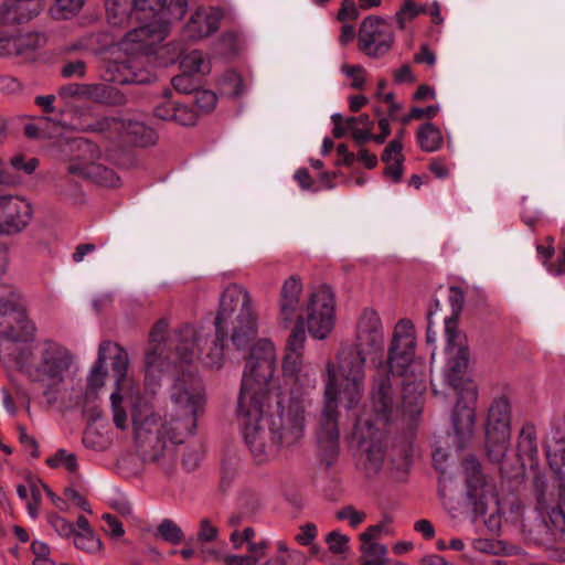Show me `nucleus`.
<instances>
[{"instance_id":"obj_37","label":"nucleus","mask_w":565,"mask_h":565,"mask_svg":"<svg viewBox=\"0 0 565 565\" xmlns=\"http://www.w3.org/2000/svg\"><path fill=\"white\" fill-rule=\"evenodd\" d=\"M416 138L419 148L426 152H434L438 150L443 143L441 131L431 122L420 126Z\"/></svg>"},{"instance_id":"obj_38","label":"nucleus","mask_w":565,"mask_h":565,"mask_svg":"<svg viewBox=\"0 0 565 565\" xmlns=\"http://www.w3.org/2000/svg\"><path fill=\"white\" fill-rule=\"evenodd\" d=\"M107 79L117 84H129V83H149L150 77H140L137 74L129 72L128 67L122 63H111L107 68Z\"/></svg>"},{"instance_id":"obj_8","label":"nucleus","mask_w":565,"mask_h":565,"mask_svg":"<svg viewBox=\"0 0 565 565\" xmlns=\"http://www.w3.org/2000/svg\"><path fill=\"white\" fill-rule=\"evenodd\" d=\"M73 366L74 355L65 345L44 339L35 344V354L25 373L32 382L41 384L47 403L54 404L64 391Z\"/></svg>"},{"instance_id":"obj_58","label":"nucleus","mask_w":565,"mask_h":565,"mask_svg":"<svg viewBox=\"0 0 565 565\" xmlns=\"http://www.w3.org/2000/svg\"><path fill=\"white\" fill-rule=\"evenodd\" d=\"M102 520L104 521L103 530L109 536L114 539H119L125 534V530L121 522L113 514L104 513L102 515Z\"/></svg>"},{"instance_id":"obj_41","label":"nucleus","mask_w":565,"mask_h":565,"mask_svg":"<svg viewBox=\"0 0 565 565\" xmlns=\"http://www.w3.org/2000/svg\"><path fill=\"white\" fill-rule=\"evenodd\" d=\"M106 377L107 370L103 363V354H98L87 377L86 395H95L104 386Z\"/></svg>"},{"instance_id":"obj_52","label":"nucleus","mask_w":565,"mask_h":565,"mask_svg":"<svg viewBox=\"0 0 565 565\" xmlns=\"http://www.w3.org/2000/svg\"><path fill=\"white\" fill-rule=\"evenodd\" d=\"M392 523V519L390 516H385L382 522L369 526L361 534V542H375L374 540L379 539L382 533L391 534L390 524Z\"/></svg>"},{"instance_id":"obj_44","label":"nucleus","mask_w":565,"mask_h":565,"mask_svg":"<svg viewBox=\"0 0 565 565\" xmlns=\"http://www.w3.org/2000/svg\"><path fill=\"white\" fill-rule=\"evenodd\" d=\"M181 66L184 73L190 75L194 73L206 74L210 72V64L200 51H192L186 54L181 61Z\"/></svg>"},{"instance_id":"obj_9","label":"nucleus","mask_w":565,"mask_h":565,"mask_svg":"<svg viewBox=\"0 0 565 565\" xmlns=\"http://www.w3.org/2000/svg\"><path fill=\"white\" fill-rule=\"evenodd\" d=\"M446 350L448 360L445 367V381L458 393L461 399L469 403L478 397L477 386L466 376L469 363V350L465 339L456 331L455 320L446 322Z\"/></svg>"},{"instance_id":"obj_63","label":"nucleus","mask_w":565,"mask_h":565,"mask_svg":"<svg viewBox=\"0 0 565 565\" xmlns=\"http://www.w3.org/2000/svg\"><path fill=\"white\" fill-rule=\"evenodd\" d=\"M217 527H215L207 519L201 520L200 530L198 532V541L211 542L217 536Z\"/></svg>"},{"instance_id":"obj_23","label":"nucleus","mask_w":565,"mask_h":565,"mask_svg":"<svg viewBox=\"0 0 565 565\" xmlns=\"http://www.w3.org/2000/svg\"><path fill=\"white\" fill-rule=\"evenodd\" d=\"M33 356L32 345H25L10 340L7 335H0V360L8 366L26 371Z\"/></svg>"},{"instance_id":"obj_17","label":"nucleus","mask_w":565,"mask_h":565,"mask_svg":"<svg viewBox=\"0 0 565 565\" xmlns=\"http://www.w3.org/2000/svg\"><path fill=\"white\" fill-rule=\"evenodd\" d=\"M63 97H76L106 106H122L127 103L124 93L107 84H68L60 89Z\"/></svg>"},{"instance_id":"obj_46","label":"nucleus","mask_w":565,"mask_h":565,"mask_svg":"<svg viewBox=\"0 0 565 565\" xmlns=\"http://www.w3.org/2000/svg\"><path fill=\"white\" fill-rule=\"evenodd\" d=\"M84 2L85 0H56L50 11L55 19H70L82 9Z\"/></svg>"},{"instance_id":"obj_39","label":"nucleus","mask_w":565,"mask_h":565,"mask_svg":"<svg viewBox=\"0 0 565 565\" xmlns=\"http://www.w3.org/2000/svg\"><path fill=\"white\" fill-rule=\"evenodd\" d=\"M266 542L250 544L245 555H228L224 558L225 565H256L265 555Z\"/></svg>"},{"instance_id":"obj_2","label":"nucleus","mask_w":565,"mask_h":565,"mask_svg":"<svg viewBox=\"0 0 565 565\" xmlns=\"http://www.w3.org/2000/svg\"><path fill=\"white\" fill-rule=\"evenodd\" d=\"M170 399L163 419L154 415L147 402L136 398L132 404L136 444L146 461L173 459L175 446L195 431L198 418L204 413L205 392L196 379L179 377L171 388Z\"/></svg>"},{"instance_id":"obj_40","label":"nucleus","mask_w":565,"mask_h":565,"mask_svg":"<svg viewBox=\"0 0 565 565\" xmlns=\"http://www.w3.org/2000/svg\"><path fill=\"white\" fill-rule=\"evenodd\" d=\"M511 435L486 436L487 455L490 461L500 462L507 455Z\"/></svg>"},{"instance_id":"obj_34","label":"nucleus","mask_w":565,"mask_h":565,"mask_svg":"<svg viewBox=\"0 0 565 565\" xmlns=\"http://www.w3.org/2000/svg\"><path fill=\"white\" fill-rule=\"evenodd\" d=\"M23 310L21 294L10 285H0V318Z\"/></svg>"},{"instance_id":"obj_25","label":"nucleus","mask_w":565,"mask_h":565,"mask_svg":"<svg viewBox=\"0 0 565 565\" xmlns=\"http://www.w3.org/2000/svg\"><path fill=\"white\" fill-rule=\"evenodd\" d=\"M68 173L104 186H116L119 183L116 172L98 161L93 166H82L81 162H75L68 168Z\"/></svg>"},{"instance_id":"obj_35","label":"nucleus","mask_w":565,"mask_h":565,"mask_svg":"<svg viewBox=\"0 0 565 565\" xmlns=\"http://www.w3.org/2000/svg\"><path fill=\"white\" fill-rule=\"evenodd\" d=\"M361 565H386L387 547L377 542H361Z\"/></svg>"},{"instance_id":"obj_57","label":"nucleus","mask_w":565,"mask_h":565,"mask_svg":"<svg viewBox=\"0 0 565 565\" xmlns=\"http://www.w3.org/2000/svg\"><path fill=\"white\" fill-rule=\"evenodd\" d=\"M10 166L24 174H32L39 167V160L36 158L26 159L22 154H17L11 158Z\"/></svg>"},{"instance_id":"obj_36","label":"nucleus","mask_w":565,"mask_h":565,"mask_svg":"<svg viewBox=\"0 0 565 565\" xmlns=\"http://www.w3.org/2000/svg\"><path fill=\"white\" fill-rule=\"evenodd\" d=\"M307 556L299 550H289L284 542H278L277 553L263 565H305Z\"/></svg>"},{"instance_id":"obj_12","label":"nucleus","mask_w":565,"mask_h":565,"mask_svg":"<svg viewBox=\"0 0 565 565\" xmlns=\"http://www.w3.org/2000/svg\"><path fill=\"white\" fill-rule=\"evenodd\" d=\"M303 318L312 338H328L335 323L334 295L329 287H320L310 295Z\"/></svg>"},{"instance_id":"obj_43","label":"nucleus","mask_w":565,"mask_h":565,"mask_svg":"<svg viewBox=\"0 0 565 565\" xmlns=\"http://www.w3.org/2000/svg\"><path fill=\"white\" fill-rule=\"evenodd\" d=\"M156 536L170 544H179L183 541L182 529L171 519H163L157 526Z\"/></svg>"},{"instance_id":"obj_11","label":"nucleus","mask_w":565,"mask_h":565,"mask_svg":"<svg viewBox=\"0 0 565 565\" xmlns=\"http://www.w3.org/2000/svg\"><path fill=\"white\" fill-rule=\"evenodd\" d=\"M111 358V369L116 377V388L110 395L113 420L117 428L126 429L128 416L122 406L126 398H132V381L127 376L129 358L127 351L111 341H104L99 344L98 354H103V363H106V354Z\"/></svg>"},{"instance_id":"obj_27","label":"nucleus","mask_w":565,"mask_h":565,"mask_svg":"<svg viewBox=\"0 0 565 565\" xmlns=\"http://www.w3.org/2000/svg\"><path fill=\"white\" fill-rule=\"evenodd\" d=\"M124 127V120L117 117H100L94 121L84 118V113L75 110L74 119L71 124L73 130L83 132H116L119 135Z\"/></svg>"},{"instance_id":"obj_54","label":"nucleus","mask_w":565,"mask_h":565,"mask_svg":"<svg viewBox=\"0 0 565 565\" xmlns=\"http://www.w3.org/2000/svg\"><path fill=\"white\" fill-rule=\"evenodd\" d=\"M47 521L60 536L74 537L76 530L66 519L53 513L49 515Z\"/></svg>"},{"instance_id":"obj_59","label":"nucleus","mask_w":565,"mask_h":565,"mask_svg":"<svg viewBox=\"0 0 565 565\" xmlns=\"http://www.w3.org/2000/svg\"><path fill=\"white\" fill-rule=\"evenodd\" d=\"M365 516L366 515L363 511H358L352 505L344 507L337 512V518L339 520L348 521L352 527H356L361 524Z\"/></svg>"},{"instance_id":"obj_18","label":"nucleus","mask_w":565,"mask_h":565,"mask_svg":"<svg viewBox=\"0 0 565 565\" xmlns=\"http://www.w3.org/2000/svg\"><path fill=\"white\" fill-rule=\"evenodd\" d=\"M353 347L370 354L377 353L383 350V326L377 312L373 309H364L359 316Z\"/></svg>"},{"instance_id":"obj_24","label":"nucleus","mask_w":565,"mask_h":565,"mask_svg":"<svg viewBox=\"0 0 565 565\" xmlns=\"http://www.w3.org/2000/svg\"><path fill=\"white\" fill-rule=\"evenodd\" d=\"M511 435V409L508 399L501 397L491 404L486 423V436Z\"/></svg>"},{"instance_id":"obj_61","label":"nucleus","mask_w":565,"mask_h":565,"mask_svg":"<svg viewBox=\"0 0 565 565\" xmlns=\"http://www.w3.org/2000/svg\"><path fill=\"white\" fill-rule=\"evenodd\" d=\"M318 534L317 526L313 523H307L299 527V532L296 534L295 540L303 546L310 545Z\"/></svg>"},{"instance_id":"obj_60","label":"nucleus","mask_w":565,"mask_h":565,"mask_svg":"<svg viewBox=\"0 0 565 565\" xmlns=\"http://www.w3.org/2000/svg\"><path fill=\"white\" fill-rule=\"evenodd\" d=\"M172 85L175 90L183 93V94H191L195 93L198 90L195 88V83L193 81V77L190 74H181L177 75L172 78Z\"/></svg>"},{"instance_id":"obj_26","label":"nucleus","mask_w":565,"mask_h":565,"mask_svg":"<svg viewBox=\"0 0 565 565\" xmlns=\"http://www.w3.org/2000/svg\"><path fill=\"white\" fill-rule=\"evenodd\" d=\"M41 11L39 0H12L0 9V23H22Z\"/></svg>"},{"instance_id":"obj_62","label":"nucleus","mask_w":565,"mask_h":565,"mask_svg":"<svg viewBox=\"0 0 565 565\" xmlns=\"http://www.w3.org/2000/svg\"><path fill=\"white\" fill-rule=\"evenodd\" d=\"M61 73L66 78L84 77L86 74V63L83 60L67 62L63 66Z\"/></svg>"},{"instance_id":"obj_6","label":"nucleus","mask_w":565,"mask_h":565,"mask_svg":"<svg viewBox=\"0 0 565 565\" xmlns=\"http://www.w3.org/2000/svg\"><path fill=\"white\" fill-rule=\"evenodd\" d=\"M276 349L271 341L262 339L250 349L243 372L237 401V414L256 415V406L270 405L274 397L282 395L274 376Z\"/></svg>"},{"instance_id":"obj_10","label":"nucleus","mask_w":565,"mask_h":565,"mask_svg":"<svg viewBox=\"0 0 565 565\" xmlns=\"http://www.w3.org/2000/svg\"><path fill=\"white\" fill-rule=\"evenodd\" d=\"M462 469L469 504L476 514L484 515L491 512L486 523L489 524L492 531L497 530L500 519L495 515L499 511V501L494 483L484 477L480 462L473 457L463 460Z\"/></svg>"},{"instance_id":"obj_56","label":"nucleus","mask_w":565,"mask_h":565,"mask_svg":"<svg viewBox=\"0 0 565 565\" xmlns=\"http://www.w3.org/2000/svg\"><path fill=\"white\" fill-rule=\"evenodd\" d=\"M329 550L335 554H344L349 548V537L338 531H332L327 535Z\"/></svg>"},{"instance_id":"obj_15","label":"nucleus","mask_w":565,"mask_h":565,"mask_svg":"<svg viewBox=\"0 0 565 565\" xmlns=\"http://www.w3.org/2000/svg\"><path fill=\"white\" fill-rule=\"evenodd\" d=\"M416 348L415 328L411 320H399L394 329L388 351L390 372L403 375L414 360Z\"/></svg>"},{"instance_id":"obj_28","label":"nucleus","mask_w":565,"mask_h":565,"mask_svg":"<svg viewBox=\"0 0 565 565\" xmlns=\"http://www.w3.org/2000/svg\"><path fill=\"white\" fill-rule=\"evenodd\" d=\"M402 150V141L393 139L387 143L382 153V161L385 163L384 175L393 182H399L403 177L404 156Z\"/></svg>"},{"instance_id":"obj_48","label":"nucleus","mask_w":565,"mask_h":565,"mask_svg":"<svg viewBox=\"0 0 565 565\" xmlns=\"http://www.w3.org/2000/svg\"><path fill=\"white\" fill-rule=\"evenodd\" d=\"M186 11V0H171L169 6H166V1L163 2V9L160 10L157 19H162L167 23V31L169 30V25L171 20H180L183 18Z\"/></svg>"},{"instance_id":"obj_16","label":"nucleus","mask_w":565,"mask_h":565,"mask_svg":"<svg viewBox=\"0 0 565 565\" xmlns=\"http://www.w3.org/2000/svg\"><path fill=\"white\" fill-rule=\"evenodd\" d=\"M33 215L29 201L17 195H0V233L15 234L24 230Z\"/></svg>"},{"instance_id":"obj_42","label":"nucleus","mask_w":565,"mask_h":565,"mask_svg":"<svg viewBox=\"0 0 565 565\" xmlns=\"http://www.w3.org/2000/svg\"><path fill=\"white\" fill-rule=\"evenodd\" d=\"M519 450L526 455L531 460L536 459L539 448L536 444V433L532 425H526L522 428L518 443Z\"/></svg>"},{"instance_id":"obj_55","label":"nucleus","mask_w":565,"mask_h":565,"mask_svg":"<svg viewBox=\"0 0 565 565\" xmlns=\"http://www.w3.org/2000/svg\"><path fill=\"white\" fill-rule=\"evenodd\" d=\"M341 72L352 81V87L356 89L363 88L365 84V71L361 65L343 64L341 66Z\"/></svg>"},{"instance_id":"obj_50","label":"nucleus","mask_w":565,"mask_h":565,"mask_svg":"<svg viewBox=\"0 0 565 565\" xmlns=\"http://www.w3.org/2000/svg\"><path fill=\"white\" fill-rule=\"evenodd\" d=\"M46 463L51 468L64 467L70 472H75L78 468L76 456L65 449H58L54 456L46 459Z\"/></svg>"},{"instance_id":"obj_22","label":"nucleus","mask_w":565,"mask_h":565,"mask_svg":"<svg viewBox=\"0 0 565 565\" xmlns=\"http://www.w3.org/2000/svg\"><path fill=\"white\" fill-rule=\"evenodd\" d=\"M366 355L370 353L350 347L339 353V370L342 381H364Z\"/></svg>"},{"instance_id":"obj_13","label":"nucleus","mask_w":565,"mask_h":565,"mask_svg":"<svg viewBox=\"0 0 565 565\" xmlns=\"http://www.w3.org/2000/svg\"><path fill=\"white\" fill-rule=\"evenodd\" d=\"M306 331L302 318L299 317L286 343L285 355L282 359V374L298 385H309L315 381V372L310 364L305 363L303 352L306 343Z\"/></svg>"},{"instance_id":"obj_32","label":"nucleus","mask_w":565,"mask_h":565,"mask_svg":"<svg viewBox=\"0 0 565 565\" xmlns=\"http://www.w3.org/2000/svg\"><path fill=\"white\" fill-rule=\"evenodd\" d=\"M72 148L77 151V154L70 160L67 169L75 162H81L82 166H93L102 158L100 148L87 139L75 141Z\"/></svg>"},{"instance_id":"obj_3","label":"nucleus","mask_w":565,"mask_h":565,"mask_svg":"<svg viewBox=\"0 0 565 565\" xmlns=\"http://www.w3.org/2000/svg\"><path fill=\"white\" fill-rule=\"evenodd\" d=\"M277 409L270 419L265 416L270 405L256 406V415L237 414L243 426L244 439L257 462L275 457L281 449L300 444L306 433V409L309 402L303 397H290L287 403L275 397Z\"/></svg>"},{"instance_id":"obj_30","label":"nucleus","mask_w":565,"mask_h":565,"mask_svg":"<svg viewBox=\"0 0 565 565\" xmlns=\"http://www.w3.org/2000/svg\"><path fill=\"white\" fill-rule=\"evenodd\" d=\"M19 313L20 316L15 324L8 326L4 330L0 331V335H7L12 341L31 345L36 338L38 328L35 323L24 315L23 310Z\"/></svg>"},{"instance_id":"obj_49","label":"nucleus","mask_w":565,"mask_h":565,"mask_svg":"<svg viewBox=\"0 0 565 565\" xmlns=\"http://www.w3.org/2000/svg\"><path fill=\"white\" fill-rule=\"evenodd\" d=\"M26 45V39L23 36L0 34V56L19 55Z\"/></svg>"},{"instance_id":"obj_29","label":"nucleus","mask_w":565,"mask_h":565,"mask_svg":"<svg viewBox=\"0 0 565 565\" xmlns=\"http://www.w3.org/2000/svg\"><path fill=\"white\" fill-rule=\"evenodd\" d=\"M475 402L469 403L458 396V402L452 414L454 429L460 438H467L472 434L475 427Z\"/></svg>"},{"instance_id":"obj_31","label":"nucleus","mask_w":565,"mask_h":565,"mask_svg":"<svg viewBox=\"0 0 565 565\" xmlns=\"http://www.w3.org/2000/svg\"><path fill=\"white\" fill-rule=\"evenodd\" d=\"M119 136L125 137L128 142L139 147L154 145L158 139L153 129L145 126L142 122L134 120H124V127Z\"/></svg>"},{"instance_id":"obj_5","label":"nucleus","mask_w":565,"mask_h":565,"mask_svg":"<svg viewBox=\"0 0 565 565\" xmlns=\"http://www.w3.org/2000/svg\"><path fill=\"white\" fill-rule=\"evenodd\" d=\"M164 0H105L108 23L128 31L121 46L128 53L150 54L167 36V23L157 19Z\"/></svg>"},{"instance_id":"obj_19","label":"nucleus","mask_w":565,"mask_h":565,"mask_svg":"<svg viewBox=\"0 0 565 565\" xmlns=\"http://www.w3.org/2000/svg\"><path fill=\"white\" fill-rule=\"evenodd\" d=\"M301 294L302 282L299 276L292 275L284 281L278 301V320L285 328H289L294 321L297 323L299 317L305 322L303 316L299 313Z\"/></svg>"},{"instance_id":"obj_47","label":"nucleus","mask_w":565,"mask_h":565,"mask_svg":"<svg viewBox=\"0 0 565 565\" xmlns=\"http://www.w3.org/2000/svg\"><path fill=\"white\" fill-rule=\"evenodd\" d=\"M422 13H426L425 6H419L413 0H406L395 15L398 28L403 30L408 21Z\"/></svg>"},{"instance_id":"obj_4","label":"nucleus","mask_w":565,"mask_h":565,"mask_svg":"<svg viewBox=\"0 0 565 565\" xmlns=\"http://www.w3.org/2000/svg\"><path fill=\"white\" fill-rule=\"evenodd\" d=\"M393 406L390 376L381 369L374 379L370 408L359 416L350 437L352 447L358 450V466L367 478L382 469L385 458L382 428L390 420Z\"/></svg>"},{"instance_id":"obj_53","label":"nucleus","mask_w":565,"mask_h":565,"mask_svg":"<svg viewBox=\"0 0 565 565\" xmlns=\"http://www.w3.org/2000/svg\"><path fill=\"white\" fill-rule=\"evenodd\" d=\"M194 103L200 110L209 113L215 108L217 97L211 90L198 89L194 93Z\"/></svg>"},{"instance_id":"obj_51","label":"nucleus","mask_w":565,"mask_h":565,"mask_svg":"<svg viewBox=\"0 0 565 565\" xmlns=\"http://www.w3.org/2000/svg\"><path fill=\"white\" fill-rule=\"evenodd\" d=\"M448 301L451 307V317L447 318L445 320V323L449 320H455L457 323V320L462 311L463 302H465V295L463 291L457 287V286H450L448 289Z\"/></svg>"},{"instance_id":"obj_1","label":"nucleus","mask_w":565,"mask_h":565,"mask_svg":"<svg viewBox=\"0 0 565 565\" xmlns=\"http://www.w3.org/2000/svg\"><path fill=\"white\" fill-rule=\"evenodd\" d=\"M215 337L207 340L203 328L184 324L166 341L169 322L158 320L151 331L146 351L147 375L168 371L171 366L181 369L200 360L203 365L218 370L224 362V343L230 339L241 350L249 345L257 332V315L253 308L249 291L239 284H230L221 296L215 317Z\"/></svg>"},{"instance_id":"obj_20","label":"nucleus","mask_w":565,"mask_h":565,"mask_svg":"<svg viewBox=\"0 0 565 565\" xmlns=\"http://www.w3.org/2000/svg\"><path fill=\"white\" fill-rule=\"evenodd\" d=\"M156 118L172 121L181 126H192L196 122L198 115L189 106L172 99L171 90H166L153 108Z\"/></svg>"},{"instance_id":"obj_21","label":"nucleus","mask_w":565,"mask_h":565,"mask_svg":"<svg viewBox=\"0 0 565 565\" xmlns=\"http://www.w3.org/2000/svg\"><path fill=\"white\" fill-rule=\"evenodd\" d=\"M222 13L217 9L196 10L184 28V36L192 40H201L218 29Z\"/></svg>"},{"instance_id":"obj_33","label":"nucleus","mask_w":565,"mask_h":565,"mask_svg":"<svg viewBox=\"0 0 565 565\" xmlns=\"http://www.w3.org/2000/svg\"><path fill=\"white\" fill-rule=\"evenodd\" d=\"M345 126L358 145L362 146L367 140H371L373 121L367 115L362 114L356 117H348Z\"/></svg>"},{"instance_id":"obj_14","label":"nucleus","mask_w":565,"mask_h":565,"mask_svg":"<svg viewBox=\"0 0 565 565\" xmlns=\"http://www.w3.org/2000/svg\"><path fill=\"white\" fill-rule=\"evenodd\" d=\"M394 42V32L385 20L370 15L361 22L358 32V46L367 57H383L392 50Z\"/></svg>"},{"instance_id":"obj_45","label":"nucleus","mask_w":565,"mask_h":565,"mask_svg":"<svg viewBox=\"0 0 565 565\" xmlns=\"http://www.w3.org/2000/svg\"><path fill=\"white\" fill-rule=\"evenodd\" d=\"M73 543L77 550L86 553L94 554L102 551L103 544L98 536L93 531L76 532L73 537Z\"/></svg>"},{"instance_id":"obj_7","label":"nucleus","mask_w":565,"mask_h":565,"mask_svg":"<svg viewBox=\"0 0 565 565\" xmlns=\"http://www.w3.org/2000/svg\"><path fill=\"white\" fill-rule=\"evenodd\" d=\"M327 383L323 406L317 424V443L322 460L330 466L339 454L340 427L338 412V394L345 407L351 409L359 405L364 394V381H342L338 388L335 364L329 361L326 365Z\"/></svg>"},{"instance_id":"obj_64","label":"nucleus","mask_w":565,"mask_h":565,"mask_svg":"<svg viewBox=\"0 0 565 565\" xmlns=\"http://www.w3.org/2000/svg\"><path fill=\"white\" fill-rule=\"evenodd\" d=\"M359 17L358 8L352 0H343L341 3V8L338 12L337 19L340 22H344L347 20H355Z\"/></svg>"}]
</instances>
